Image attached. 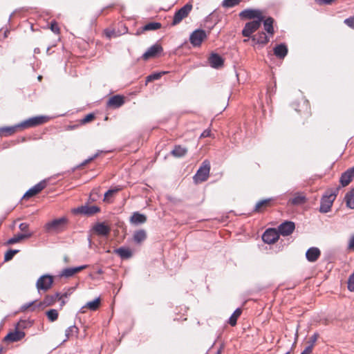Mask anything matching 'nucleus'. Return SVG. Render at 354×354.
<instances>
[{
	"instance_id": "nucleus-1",
	"label": "nucleus",
	"mask_w": 354,
	"mask_h": 354,
	"mask_svg": "<svg viewBox=\"0 0 354 354\" xmlns=\"http://www.w3.org/2000/svg\"><path fill=\"white\" fill-rule=\"evenodd\" d=\"M337 192L338 189H337L335 190H328L325 193L321 199L320 212L327 213L330 210L333 203L336 198Z\"/></svg>"
},
{
	"instance_id": "nucleus-2",
	"label": "nucleus",
	"mask_w": 354,
	"mask_h": 354,
	"mask_svg": "<svg viewBox=\"0 0 354 354\" xmlns=\"http://www.w3.org/2000/svg\"><path fill=\"white\" fill-rule=\"evenodd\" d=\"M210 171V163L208 160H204L201 166L198 169L196 174L194 176L196 183H201L205 181L209 176Z\"/></svg>"
},
{
	"instance_id": "nucleus-3",
	"label": "nucleus",
	"mask_w": 354,
	"mask_h": 354,
	"mask_svg": "<svg viewBox=\"0 0 354 354\" xmlns=\"http://www.w3.org/2000/svg\"><path fill=\"white\" fill-rule=\"evenodd\" d=\"M66 223V219L65 218H60L53 220L45 225V230L47 232H59L63 230Z\"/></svg>"
},
{
	"instance_id": "nucleus-4",
	"label": "nucleus",
	"mask_w": 354,
	"mask_h": 354,
	"mask_svg": "<svg viewBox=\"0 0 354 354\" xmlns=\"http://www.w3.org/2000/svg\"><path fill=\"white\" fill-rule=\"evenodd\" d=\"M49 118L47 116H36L30 118L21 123L19 124L21 129H27L32 127H36L37 125L45 123L48 120Z\"/></svg>"
},
{
	"instance_id": "nucleus-5",
	"label": "nucleus",
	"mask_w": 354,
	"mask_h": 354,
	"mask_svg": "<svg viewBox=\"0 0 354 354\" xmlns=\"http://www.w3.org/2000/svg\"><path fill=\"white\" fill-rule=\"evenodd\" d=\"M192 9V6L189 3H187L181 8H180L178 11L175 12L171 25L176 26L180 24L183 19L186 18L188 16Z\"/></svg>"
},
{
	"instance_id": "nucleus-6",
	"label": "nucleus",
	"mask_w": 354,
	"mask_h": 354,
	"mask_svg": "<svg viewBox=\"0 0 354 354\" xmlns=\"http://www.w3.org/2000/svg\"><path fill=\"white\" fill-rule=\"evenodd\" d=\"M53 283V276L50 274H44L37 279L36 287L39 292L40 290L47 291L52 287Z\"/></svg>"
},
{
	"instance_id": "nucleus-7",
	"label": "nucleus",
	"mask_w": 354,
	"mask_h": 354,
	"mask_svg": "<svg viewBox=\"0 0 354 354\" xmlns=\"http://www.w3.org/2000/svg\"><path fill=\"white\" fill-rule=\"evenodd\" d=\"M261 22V19H256L247 23L242 30L243 36L252 38V35L259 28Z\"/></svg>"
},
{
	"instance_id": "nucleus-8",
	"label": "nucleus",
	"mask_w": 354,
	"mask_h": 354,
	"mask_svg": "<svg viewBox=\"0 0 354 354\" xmlns=\"http://www.w3.org/2000/svg\"><path fill=\"white\" fill-rule=\"evenodd\" d=\"M206 37L207 34L205 30L197 29L190 35L189 41L193 46H200Z\"/></svg>"
},
{
	"instance_id": "nucleus-9",
	"label": "nucleus",
	"mask_w": 354,
	"mask_h": 354,
	"mask_svg": "<svg viewBox=\"0 0 354 354\" xmlns=\"http://www.w3.org/2000/svg\"><path fill=\"white\" fill-rule=\"evenodd\" d=\"M279 239V232L274 229H268L262 235L263 241L268 244L275 243Z\"/></svg>"
},
{
	"instance_id": "nucleus-10",
	"label": "nucleus",
	"mask_w": 354,
	"mask_h": 354,
	"mask_svg": "<svg viewBox=\"0 0 354 354\" xmlns=\"http://www.w3.org/2000/svg\"><path fill=\"white\" fill-rule=\"evenodd\" d=\"M295 228V223L292 221H286L278 227V232L283 236H288L292 233Z\"/></svg>"
},
{
	"instance_id": "nucleus-11",
	"label": "nucleus",
	"mask_w": 354,
	"mask_h": 354,
	"mask_svg": "<svg viewBox=\"0 0 354 354\" xmlns=\"http://www.w3.org/2000/svg\"><path fill=\"white\" fill-rule=\"evenodd\" d=\"M270 36L267 33L266 34L264 32H259L257 34L252 36V41L253 42V45L254 44H261L266 45L270 41Z\"/></svg>"
},
{
	"instance_id": "nucleus-12",
	"label": "nucleus",
	"mask_w": 354,
	"mask_h": 354,
	"mask_svg": "<svg viewBox=\"0 0 354 354\" xmlns=\"http://www.w3.org/2000/svg\"><path fill=\"white\" fill-rule=\"evenodd\" d=\"M46 184L47 183L45 180H41V182H39V183L36 184L35 186L29 189L24 195V198H30L39 193L46 187Z\"/></svg>"
},
{
	"instance_id": "nucleus-13",
	"label": "nucleus",
	"mask_w": 354,
	"mask_h": 354,
	"mask_svg": "<svg viewBox=\"0 0 354 354\" xmlns=\"http://www.w3.org/2000/svg\"><path fill=\"white\" fill-rule=\"evenodd\" d=\"M240 17L241 18H246V19H261V21H263V17L261 15V12L258 10H252V9H246L243 10L240 13Z\"/></svg>"
},
{
	"instance_id": "nucleus-14",
	"label": "nucleus",
	"mask_w": 354,
	"mask_h": 354,
	"mask_svg": "<svg viewBox=\"0 0 354 354\" xmlns=\"http://www.w3.org/2000/svg\"><path fill=\"white\" fill-rule=\"evenodd\" d=\"M100 208L97 206L93 205V206H88V205H84L81 206L76 209L75 211V212H79L80 214L87 215V216H91L93 215L97 212H100Z\"/></svg>"
},
{
	"instance_id": "nucleus-15",
	"label": "nucleus",
	"mask_w": 354,
	"mask_h": 354,
	"mask_svg": "<svg viewBox=\"0 0 354 354\" xmlns=\"http://www.w3.org/2000/svg\"><path fill=\"white\" fill-rule=\"evenodd\" d=\"M162 51V48L159 44H154L151 46L148 50L143 54L142 57L144 59H148L151 57H156L158 53Z\"/></svg>"
},
{
	"instance_id": "nucleus-16",
	"label": "nucleus",
	"mask_w": 354,
	"mask_h": 354,
	"mask_svg": "<svg viewBox=\"0 0 354 354\" xmlns=\"http://www.w3.org/2000/svg\"><path fill=\"white\" fill-rule=\"evenodd\" d=\"M93 231L100 236H106L111 232V228L104 223H97L93 226Z\"/></svg>"
},
{
	"instance_id": "nucleus-17",
	"label": "nucleus",
	"mask_w": 354,
	"mask_h": 354,
	"mask_svg": "<svg viewBox=\"0 0 354 354\" xmlns=\"http://www.w3.org/2000/svg\"><path fill=\"white\" fill-rule=\"evenodd\" d=\"M354 177V166L348 169H347L345 172H344L340 178V183L342 186L348 185L353 178Z\"/></svg>"
},
{
	"instance_id": "nucleus-18",
	"label": "nucleus",
	"mask_w": 354,
	"mask_h": 354,
	"mask_svg": "<svg viewBox=\"0 0 354 354\" xmlns=\"http://www.w3.org/2000/svg\"><path fill=\"white\" fill-rule=\"evenodd\" d=\"M321 252L319 248L315 247L310 248L306 252V257L310 262L316 261L320 257Z\"/></svg>"
},
{
	"instance_id": "nucleus-19",
	"label": "nucleus",
	"mask_w": 354,
	"mask_h": 354,
	"mask_svg": "<svg viewBox=\"0 0 354 354\" xmlns=\"http://www.w3.org/2000/svg\"><path fill=\"white\" fill-rule=\"evenodd\" d=\"M209 65L214 68H218L223 65V59L217 53H212L209 57Z\"/></svg>"
},
{
	"instance_id": "nucleus-20",
	"label": "nucleus",
	"mask_w": 354,
	"mask_h": 354,
	"mask_svg": "<svg viewBox=\"0 0 354 354\" xmlns=\"http://www.w3.org/2000/svg\"><path fill=\"white\" fill-rule=\"evenodd\" d=\"M86 267H87V266L84 265V266H80L74 267V268H65V269L62 270V271L60 274V276L64 277L66 278L71 277L73 276L75 274L77 273L78 272H80L81 270H84Z\"/></svg>"
},
{
	"instance_id": "nucleus-21",
	"label": "nucleus",
	"mask_w": 354,
	"mask_h": 354,
	"mask_svg": "<svg viewBox=\"0 0 354 354\" xmlns=\"http://www.w3.org/2000/svg\"><path fill=\"white\" fill-rule=\"evenodd\" d=\"M25 336V333L21 330H16L13 332L9 333L4 338L6 342H17Z\"/></svg>"
},
{
	"instance_id": "nucleus-22",
	"label": "nucleus",
	"mask_w": 354,
	"mask_h": 354,
	"mask_svg": "<svg viewBox=\"0 0 354 354\" xmlns=\"http://www.w3.org/2000/svg\"><path fill=\"white\" fill-rule=\"evenodd\" d=\"M62 298V296L59 293H55L53 295H47L44 299L43 301L40 302L39 304V306H49L53 305L55 302H56L57 300H60Z\"/></svg>"
},
{
	"instance_id": "nucleus-23",
	"label": "nucleus",
	"mask_w": 354,
	"mask_h": 354,
	"mask_svg": "<svg viewBox=\"0 0 354 354\" xmlns=\"http://www.w3.org/2000/svg\"><path fill=\"white\" fill-rule=\"evenodd\" d=\"M273 51L277 57L283 59L288 54V48L284 44H281L276 46Z\"/></svg>"
},
{
	"instance_id": "nucleus-24",
	"label": "nucleus",
	"mask_w": 354,
	"mask_h": 354,
	"mask_svg": "<svg viewBox=\"0 0 354 354\" xmlns=\"http://www.w3.org/2000/svg\"><path fill=\"white\" fill-rule=\"evenodd\" d=\"M124 102V97L120 95H114L109 98L107 104L113 108L121 106Z\"/></svg>"
},
{
	"instance_id": "nucleus-25",
	"label": "nucleus",
	"mask_w": 354,
	"mask_h": 354,
	"mask_svg": "<svg viewBox=\"0 0 354 354\" xmlns=\"http://www.w3.org/2000/svg\"><path fill=\"white\" fill-rule=\"evenodd\" d=\"M146 221V216L138 212H134L130 218V222L135 225L144 223Z\"/></svg>"
},
{
	"instance_id": "nucleus-26",
	"label": "nucleus",
	"mask_w": 354,
	"mask_h": 354,
	"mask_svg": "<svg viewBox=\"0 0 354 354\" xmlns=\"http://www.w3.org/2000/svg\"><path fill=\"white\" fill-rule=\"evenodd\" d=\"M262 21H263V26H264L265 30L267 32V33L270 37H272L274 33V28H273V22H274L273 19L271 17H268V18L266 19L265 20L263 19Z\"/></svg>"
},
{
	"instance_id": "nucleus-27",
	"label": "nucleus",
	"mask_w": 354,
	"mask_h": 354,
	"mask_svg": "<svg viewBox=\"0 0 354 354\" xmlns=\"http://www.w3.org/2000/svg\"><path fill=\"white\" fill-rule=\"evenodd\" d=\"M32 235V233H25V234H17V235L14 236L13 237L10 238V239H8L7 241V244L12 245V244L18 243L24 239H28V238L30 237Z\"/></svg>"
},
{
	"instance_id": "nucleus-28",
	"label": "nucleus",
	"mask_w": 354,
	"mask_h": 354,
	"mask_svg": "<svg viewBox=\"0 0 354 354\" xmlns=\"http://www.w3.org/2000/svg\"><path fill=\"white\" fill-rule=\"evenodd\" d=\"M114 252L119 255L122 259H129L132 256L131 251L125 248H119L114 250Z\"/></svg>"
},
{
	"instance_id": "nucleus-29",
	"label": "nucleus",
	"mask_w": 354,
	"mask_h": 354,
	"mask_svg": "<svg viewBox=\"0 0 354 354\" xmlns=\"http://www.w3.org/2000/svg\"><path fill=\"white\" fill-rule=\"evenodd\" d=\"M306 201V196L300 193H297L295 196L289 201L291 204L295 205L304 204Z\"/></svg>"
},
{
	"instance_id": "nucleus-30",
	"label": "nucleus",
	"mask_w": 354,
	"mask_h": 354,
	"mask_svg": "<svg viewBox=\"0 0 354 354\" xmlns=\"http://www.w3.org/2000/svg\"><path fill=\"white\" fill-rule=\"evenodd\" d=\"M20 128L19 124L12 127H6L0 128V135L1 136H10L16 132L17 129Z\"/></svg>"
},
{
	"instance_id": "nucleus-31",
	"label": "nucleus",
	"mask_w": 354,
	"mask_h": 354,
	"mask_svg": "<svg viewBox=\"0 0 354 354\" xmlns=\"http://www.w3.org/2000/svg\"><path fill=\"white\" fill-rule=\"evenodd\" d=\"M187 152V148L178 145L175 146L174 149L171 151V153L174 157L180 158L184 156Z\"/></svg>"
},
{
	"instance_id": "nucleus-32",
	"label": "nucleus",
	"mask_w": 354,
	"mask_h": 354,
	"mask_svg": "<svg viewBox=\"0 0 354 354\" xmlns=\"http://www.w3.org/2000/svg\"><path fill=\"white\" fill-rule=\"evenodd\" d=\"M147 238V234L145 230H139L136 231L133 234V240L136 243H140L144 241Z\"/></svg>"
},
{
	"instance_id": "nucleus-33",
	"label": "nucleus",
	"mask_w": 354,
	"mask_h": 354,
	"mask_svg": "<svg viewBox=\"0 0 354 354\" xmlns=\"http://www.w3.org/2000/svg\"><path fill=\"white\" fill-rule=\"evenodd\" d=\"M100 304V297L95 299L93 301H88L86 304V305L82 308H87L91 310H96Z\"/></svg>"
},
{
	"instance_id": "nucleus-34",
	"label": "nucleus",
	"mask_w": 354,
	"mask_h": 354,
	"mask_svg": "<svg viewBox=\"0 0 354 354\" xmlns=\"http://www.w3.org/2000/svg\"><path fill=\"white\" fill-rule=\"evenodd\" d=\"M241 315V310L240 308H236L232 315L229 318L228 323L234 326L236 324L237 319Z\"/></svg>"
},
{
	"instance_id": "nucleus-35",
	"label": "nucleus",
	"mask_w": 354,
	"mask_h": 354,
	"mask_svg": "<svg viewBox=\"0 0 354 354\" xmlns=\"http://www.w3.org/2000/svg\"><path fill=\"white\" fill-rule=\"evenodd\" d=\"M345 199L346 205L351 209H354V189L346 194Z\"/></svg>"
},
{
	"instance_id": "nucleus-36",
	"label": "nucleus",
	"mask_w": 354,
	"mask_h": 354,
	"mask_svg": "<svg viewBox=\"0 0 354 354\" xmlns=\"http://www.w3.org/2000/svg\"><path fill=\"white\" fill-rule=\"evenodd\" d=\"M78 333V328L75 326H69L65 331V335L67 339L75 336Z\"/></svg>"
},
{
	"instance_id": "nucleus-37",
	"label": "nucleus",
	"mask_w": 354,
	"mask_h": 354,
	"mask_svg": "<svg viewBox=\"0 0 354 354\" xmlns=\"http://www.w3.org/2000/svg\"><path fill=\"white\" fill-rule=\"evenodd\" d=\"M161 27V24L158 22H151L147 24H146L143 27V30H158Z\"/></svg>"
},
{
	"instance_id": "nucleus-38",
	"label": "nucleus",
	"mask_w": 354,
	"mask_h": 354,
	"mask_svg": "<svg viewBox=\"0 0 354 354\" xmlns=\"http://www.w3.org/2000/svg\"><path fill=\"white\" fill-rule=\"evenodd\" d=\"M271 201V198L264 199L259 201L254 207L255 212H260L261 208L263 207H266L269 205L270 202Z\"/></svg>"
},
{
	"instance_id": "nucleus-39",
	"label": "nucleus",
	"mask_w": 354,
	"mask_h": 354,
	"mask_svg": "<svg viewBox=\"0 0 354 354\" xmlns=\"http://www.w3.org/2000/svg\"><path fill=\"white\" fill-rule=\"evenodd\" d=\"M46 315L50 322H55L58 318V312L55 309H50L46 312Z\"/></svg>"
},
{
	"instance_id": "nucleus-40",
	"label": "nucleus",
	"mask_w": 354,
	"mask_h": 354,
	"mask_svg": "<svg viewBox=\"0 0 354 354\" xmlns=\"http://www.w3.org/2000/svg\"><path fill=\"white\" fill-rule=\"evenodd\" d=\"M241 0H223L222 6L226 8H232L240 3Z\"/></svg>"
},
{
	"instance_id": "nucleus-41",
	"label": "nucleus",
	"mask_w": 354,
	"mask_h": 354,
	"mask_svg": "<svg viewBox=\"0 0 354 354\" xmlns=\"http://www.w3.org/2000/svg\"><path fill=\"white\" fill-rule=\"evenodd\" d=\"M19 252L18 250H9L4 256L5 261H8L11 260L14 255Z\"/></svg>"
},
{
	"instance_id": "nucleus-42",
	"label": "nucleus",
	"mask_w": 354,
	"mask_h": 354,
	"mask_svg": "<svg viewBox=\"0 0 354 354\" xmlns=\"http://www.w3.org/2000/svg\"><path fill=\"white\" fill-rule=\"evenodd\" d=\"M319 337V334L317 333H314L308 341L307 344L308 346H310L313 348L315 342H317V339Z\"/></svg>"
},
{
	"instance_id": "nucleus-43",
	"label": "nucleus",
	"mask_w": 354,
	"mask_h": 354,
	"mask_svg": "<svg viewBox=\"0 0 354 354\" xmlns=\"http://www.w3.org/2000/svg\"><path fill=\"white\" fill-rule=\"evenodd\" d=\"M165 73V72H163ZM162 73H154L147 77V82L158 80L161 77Z\"/></svg>"
},
{
	"instance_id": "nucleus-44",
	"label": "nucleus",
	"mask_w": 354,
	"mask_h": 354,
	"mask_svg": "<svg viewBox=\"0 0 354 354\" xmlns=\"http://www.w3.org/2000/svg\"><path fill=\"white\" fill-rule=\"evenodd\" d=\"M121 187H117L115 189H109L105 194H104V201L108 200V198L110 196H112L115 193L118 192V191L121 190Z\"/></svg>"
},
{
	"instance_id": "nucleus-45",
	"label": "nucleus",
	"mask_w": 354,
	"mask_h": 354,
	"mask_svg": "<svg viewBox=\"0 0 354 354\" xmlns=\"http://www.w3.org/2000/svg\"><path fill=\"white\" fill-rule=\"evenodd\" d=\"M348 288L350 291L354 292V272L348 278Z\"/></svg>"
},
{
	"instance_id": "nucleus-46",
	"label": "nucleus",
	"mask_w": 354,
	"mask_h": 354,
	"mask_svg": "<svg viewBox=\"0 0 354 354\" xmlns=\"http://www.w3.org/2000/svg\"><path fill=\"white\" fill-rule=\"evenodd\" d=\"M99 156V153H96L95 155H93V156H91L89 157L88 158H87L86 160H85L84 162H82L79 166L78 167H82L84 166H85L86 165H87L88 163H89L90 162H91L92 160H93L95 158H96L97 156Z\"/></svg>"
},
{
	"instance_id": "nucleus-47",
	"label": "nucleus",
	"mask_w": 354,
	"mask_h": 354,
	"mask_svg": "<svg viewBox=\"0 0 354 354\" xmlns=\"http://www.w3.org/2000/svg\"><path fill=\"white\" fill-rule=\"evenodd\" d=\"M50 30L58 34L59 32V28L55 21H52L50 24Z\"/></svg>"
},
{
	"instance_id": "nucleus-48",
	"label": "nucleus",
	"mask_w": 354,
	"mask_h": 354,
	"mask_svg": "<svg viewBox=\"0 0 354 354\" xmlns=\"http://www.w3.org/2000/svg\"><path fill=\"white\" fill-rule=\"evenodd\" d=\"M28 224L26 223H22L19 225V227L21 231L24 232V234L25 233H30L28 232Z\"/></svg>"
},
{
	"instance_id": "nucleus-49",
	"label": "nucleus",
	"mask_w": 354,
	"mask_h": 354,
	"mask_svg": "<svg viewBox=\"0 0 354 354\" xmlns=\"http://www.w3.org/2000/svg\"><path fill=\"white\" fill-rule=\"evenodd\" d=\"M344 23L349 27L354 29V17H350L344 20Z\"/></svg>"
},
{
	"instance_id": "nucleus-50",
	"label": "nucleus",
	"mask_w": 354,
	"mask_h": 354,
	"mask_svg": "<svg viewBox=\"0 0 354 354\" xmlns=\"http://www.w3.org/2000/svg\"><path fill=\"white\" fill-rule=\"evenodd\" d=\"M93 118H94V115H93V114H92V113L88 114V115H86V116L82 119V122H83V123L88 122L91 121Z\"/></svg>"
},
{
	"instance_id": "nucleus-51",
	"label": "nucleus",
	"mask_w": 354,
	"mask_h": 354,
	"mask_svg": "<svg viewBox=\"0 0 354 354\" xmlns=\"http://www.w3.org/2000/svg\"><path fill=\"white\" fill-rule=\"evenodd\" d=\"M348 248L351 250H354V234H353L349 239Z\"/></svg>"
},
{
	"instance_id": "nucleus-52",
	"label": "nucleus",
	"mask_w": 354,
	"mask_h": 354,
	"mask_svg": "<svg viewBox=\"0 0 354 354\" xmlns=\"http://www.w3.org/2000/svg\"><path fill=\"white\" fill-rule=\"evenodd\" d=\"M212 135L210 129H205L203 131V132L201 133L200 138H207L210 137Z\"/></svg>"
},
{
	"instance_id": "nucleus-53",
	"label": "nucleus",
	"mask_w": 354,
	"mask_h": 354,
	"mask_svg": "<svg viewBox=\"0 0 354 354\" xmlns=\"http://www.w3.org/2000/svg\"><path fill=\"white\" fill-rule=\"evenodd\" d=\"M313 349L310 346H307L301 354H310L313 352Z\"/></svg>"
},
{
	"instance_id": "nucleus-54",
	"label": "nucleus",
	"mask_w": 354,
	"mask_h": 354,
	"mask_svg": "<svg viewBox=\"0 0 354 354\" xmlns=\"http://www.w3.org/2000/svg\"><path fill=\"white\" fill-rule=\"evenodd\" d=\"M34 301L32 302H30V303H28V304H24L23 306H22V308L24 310H26V309H28L29 308H30L33 304H34Z\"/></svg>"
},
{
	"instance_id": "nucleus-55",
	"label": "nucleus",
	"mask_w": 354,
	"mask_h": 354,
	"mask_svg": "<svg viewBox=\"0 0 354 354\" xmlns=\"http://www.w3.org/2000/svg\"><path fill=\"white\" fill-rule=\"evenodd\" d=\"M112 34H113L112 32H106V35H107V36H108L109 37H111V35H112Z\"/></svg>"
},
{
	"instance_id": "nucleus-56",
	"label": "nucleus",
	"mask_w": 354,
	"mask_h": 354,
	"mask_svg": "<svg viewBox=\"0 0 354 354\" xmlns=\"http://www.w3.org/2000/svg\"><path fill=\"white\" fill-rule=\"evenodd\" d=\"M98 274H102L103 272L102 270L100 269L97 272Z\"/></svg>"
},
{
	"instance_id": "nucleus-57",
	"label": "nucleus",
	"mask_w": 354,
	"mask_h": 354,
	"mask_svg": "<svg viewBox=\"0 0 354 354\" xmlns=\"http://www.w3.org/2000/svg\"><path fill=\"white\" fill-rule=\"evenodd\" d=\"M248 41H249V39H245L243 40V42H248Z\"/></svg>"
},
{
	"instance_id": "nucleus-58",
	"label": "nucleus",
	"mask_w": 354,
	"mask_h": 354,
	"mask_svg": "<svg viewBox=\"0 0 354 354\" xmlns=\"http://www.w3.org/2000/svg\"><path fill=\"white\" fill-rule=\"evenodd\" d=\"M41 78H42V77H41V75H39V76H38V80H41Z\"/></svg>"
},
{
	"instance_id": "nucleus-59",
	"label": "nucleus",
	"mask_w": 354,
	"mask_h": 354,
	"mask_svg": "<svg viewBox=\"0 0 354 354\" xmlns=\"http://www.w3.org/2000/svg\"><path fill=\"white\" fill-rule=\"evenodd\" d=\"M64 304H65L64 301H62V304H61V306L64 305Z\"/></svg>"
},
{
	"instance_id": "nucleus-60",
	"label": "nucleus",
	"mask_w": 354,
	"mask_h": 354,
	"mask_svg": "<svg viewBox=\"0 0 354 354\" xmlns=\"http://www.w3.org/2000/svg\"><path fill=\"white\" fill-rule=\"evenodd\" d=\"M216 354H221V350H218L216 353Z\"/></svg>"
},
{
	"instance_id": "nucleus-61",
	"label": "nucleus",
	"mask_w": 354,
	"mask_h": 354,
	"mask_svg": "<svg viewBox=\"0 0 354 354\" xmlns=\"http://www.w3.org/2000/svg\"><path fill=\"white\" fill-rule=\"evenodd\" d=\"M295 336H296V339H297V337H298L297 332L296 333Z\"/></svg>"
},
{
	"instance_id": "nucleus-62",
	"label": "nucleus",
	"mask_w": 354,
	"mask_h": 354,
	"mask_svg": "<svg viewBox=\"0 0 354 354\" xmlns=\"http://www.w3.org/2000/svg\"><path fill=\"white\" fill-rule=\"evenodd\" d=\"M286 354H288V353H286Z\"/></svg>"
}]
</instances>
